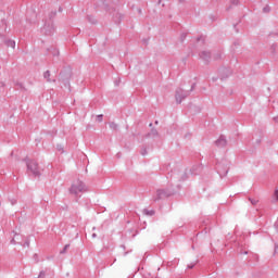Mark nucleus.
<instances>
[{"label": "nucleus", "instance_id": "nucleus-10", "mask_svg": "<svg viewBox=\"0 0 278 278\" xmlns=\"http://www.w3.org/2000/svg\"><path fill=\"white\" fill-rule=\"evenodd\" d=\"M201 170H203V166L193 165L190 169L191 175H200Z\"/></svg>", "mask_w": 278, "mask_h": 278}, {"label": "nucleus", "instance_id": "nucleus-28", "mask_svg": "<svg viewBox=\"0 0 278 278\" xmlns=\"http://www.w3.org/2000/svg\"><path fill=\"white\" fill-rule=\"evenodd\" d=\"M33 258L35 260L36 264H38V262H39L38 254H34Z\"/></svg>", "mask_w": 278, "mask_h": 278}, {"label": "nucleus", "instance_id": "nucleus-21", "mask_svg": "<svg viewBox=\"0 0 278 278\" xmlns=\"http://www.w3.org/2000/svg\"><path fill=\"white\" fill-rule=\"evenodd\" d=\"M197 264H199V261H195L194 263L189 264L188 268L192 269L194 266H197Z\"/></svg>", "mask_w": 278, "mask_h": 278}, {"label": "nucleus", "instance_id": "nucleus-2", "mask_svg": "<svg viewBox=\"0 0 278 278\" xmlns=\"http://www.w3.org/2000/svg\"><path fill=\"white\" fill-rule=\"evenodd\" d=\"M195 86H197V84H192L190 90H184L182 88L176 89V92H175L176 103L178 105H180V103H182L184 99H188V97H190V93L192 92V90H194Z\"/></svg>", "mask_w": 278, "mask_h": 278}, {"label": "nucleus", "instance_id": "nucleus-23", "mask_svg": "<svg viewBox=\"0 0 278 278\" xmlns=\"http://www.w3.org/2000/svg\"><path fill=\"white\" fill-rule=\"evenodd\" d=\"M230 3H231L232 5H239L240 0H230Z\"/></svg>", "mask_w": 278, "mask_h": 278}, {"label": "nucleus", "instance_id": "nucleus-13", "mask_svg": "<svg viewBox=\"0 0 278 278\" xmlns=\"http://www.w3.org/2000/svg\"><path fill=\"white\" fill-rule=\"evenodd\" d=\"M4 43L8 46V47H11L12 49H16V41L12 40V39H7L4 40Z\"/></svg>", "mask_w": 278, "mask_h": 278}, {"label": "nucleus", "instance_id": "nucleus-19", "mask_svg": "<svg viewBox=\"0 0 278 278\" xmlns=\"http://www.w3.org/2000/svg\"><path fill=\"white\" fill-rule=\"evenodd\" d=\"M249 201H250V203H252L253 205H257V203H260V200L252 199V198H249Z\"/></svg>", "mask_w": 278, "mask_h": 278}, {"label": "nucleus", "instance_id": "nucleus-24", "mask_svg": "<svg viewBox=\"0 0 278 278\" xmlns=\"http://www.w3.org/2000/svg\"><path fill=\"white\" fill-rule=\"evenodd\" d=\"M22 247H27L29 248V239H26L24 243H21Z\"/></svg>", "mask_w": 278, "mask_h": 278}, {"label": "nucleus", "instance_id": "nucleus-39", "mask_svg": "<svg viewBox=\"0 0 278 278\" xmlns=\"http://www.w3.org/2000/svg\"><path fill=\"white\" fill-rule=\"evenodd\" d=\"M59 12H62V8L59 9Z\"/></svg>", "mask_w": 278, "mask_h": 278}, {"label": "nucleus", "instance_id": "nucleus-36", "mask_svg": "<svg viewBox=\"0 0 278 278\" xmlns=\"http://www.w3.org/2000/svg\"><path fill=\"white\" fill-rule=\"evenodd\" d=\"M92 238H97V233H92Z\"/></svg>", "mask_w": 278, "mask_h": 278}, {"label": "nucleus", "instance_id": "nucleus-18", "mask_svg": "<svg viewBox=\"0 0 278 278\" xmlns=\"http://www.w3.org/2000/svg\"><path fill=\"white\" fill-rule=\"evenodd\" d=\"M68 249H71V244L67 243L64 245L63 250L60 252L61 255H64V253H66L68 251Z\"/></svg>", "mask_w": 278, "mask_h": 278}, {"label": "nucleus", "instance_id": "nucleus-35", "mask_svg": "<svg viewBox=\"0 0 278 278\" xmlns=\"http://www.w3.org/2000/svg\"><path fill=\"white\" fill-rule=\"evenodd\" d=\"M11 204H12V205H16V200H12V201H11Z\"/></svg>", "mask_w": 278, "mask_h": 278}, {"label": "nucleus", "instance_id": "nucleus-37", "mask_svg": "<svg viewBox=\"0 0 278 278\" xmlns=\"http://www.w3.org/2000/svg\"><path fill=\"white\" fill-rule=\"evenodd\" d=\"M243 254H244V255H248V254H249V252H247V251H245V252H243Z\"/></svg>", "mask_w": 278, "mask_h": 278}, {"label": "nucleus", "instance_id": "nucleus-17", "mask_svg": "<svg viewBox=\"0 0 278 278\" xmlns=\"http://www.w3.org/2000/svg\"><path fill=\"white\" fill-rule=\"evenodd\" d=\"M87 21L91 23V25H97V18H94L92 15H88Z\"/></svg>", "mask_w": 278, "mask_h": 278}, {"label": "nucleus", "instance_id": "nucleus-12", "mask_svg": "<svg viewBox=\"0 0 278 278\" xmlns=\"http://www.w3.org/2000/svg\"><path fill=\"white\" fill-rule=\"evenodd\" d=\"M219 73H220V79L222 80L227 79V77H229V70L228 68H222L219 71Z\"/></svg>", "mask_w": 278, "mask_h": 278}, {"label": "nucleus", "instance_id": "nucleus-30", "mask_svg": "<svg viewBox=\"0 0 278 278\" xmlns=\"http://www.w3.org/2000/svg\"><path fill=\"white\" fill-rule=\"evenodd\" d=\"M115 86H121V78L114 81Z\"/></svg>", "mask_w": 278, "mask_h": 278}, {"label": "nucleus", "instance_id": "nucleus-16", "mask_svg": "<svg viewBox=\"0 0 278 278\" xmlns=\"http://www.w3.org/2000/svg\"><path fill=\"white\" fill-rule=\"evenodd\" d=\"M109 127L110 129H112L113 131H118V124L114 123V122H110L109 123Z\"/></svg>", "mask_w": 278, "mask_h": 278}, {"label": "nucleus", "instance_id": "nucleus-26", "mask_svg": "<svg viewBox=\"0 0 278 278\" xmlns=\"http://www.w3.org/2000/svg\"><path fill=\"white\" fill-rule=\"evenodd\" d=\"M187 36H188V35H187L186 33L181 34V36H180L181 42H184V39L187 38Z\"/></svg>", "mask_w": 278, "mask_h": 278}, {"label": "nucleus", "instance_id": "nucleus-29", "mask_svg": "<svg viewBox=\"0 0 278 278\" xmlns=\"http://www.w3.org/2000/svg\"><path fill=\"white\" fill-rule=\"evenodd\" d=\"M10 242H11V244H21V242L17 243L16 239H14V238Z\"/></svg>", "mask_w": 278, "mask_h": 278}, {"label": "nucleus", "instance_id": "nucleus-7", "mask_svg": "<svg viewBox=\"0 0 278 278\" xmlns=\"http://www.w3.org/2000/svg\"><path fill=\"white\" fill-rule=\"evenodd\" d=\"M217 173L219 177H227V173H229V167L225 166L223 163L217 164Z\"/></svg>", "mask_w": 278, "mask_h": 278}, {"label": "nucleus", "instance_id": "nucleus-11", "mask_svg": "<svg viewBox=\"0 0 278 278\" xmlns=\"http://www.w3.org/2000/svg\"><path fill=\"white\" fill-rule=\"evenodd\" d=\"M159 136L157 129L152 128L150 132L146 134L143 138H155Z\"/></svg>", "mask_w": 278, "mask_h": 278}, {"label": "nucleus", "instance_id": "nucleus-3", "mask_svg": "<svg viewBox=\"0 0 278 278\" xmlns=\"http://www.w3.org/2000/svg\"><path fill=\"white\" fill-rule=\"evenodd\" d=\"M80 192H88V187L81 180H76L70 188V194L77 197Z\"/></svg>", "mask_w": 278, "mask_h": 278}, {"label": "nucleus", "instance_id": "nucleus-25", "mask_svg": "<svg viewBox=\"0 0 278 278\" xmlns=\"http://www.w3.org/2000/svg\"><path fill=\"white\" fill-rule=\"evenodd\" d=\"M220 58H223V54L220 53H217L214 55V60H220Z\"/></svg>", "mask_w": 278, "mask_h": 278}, {"label": "nucleus", "instance_id": "nucleus-14", "mask_svg": "<svg viewBox=\"0 0 278 278\" xmlns=\"http://www.w3.org/2000/svg\"><path fill=\"white\" fill-rule=\"evenodd\" d=\"M142 213L144 214V216H155L154 210L143 208Z\"/></svg>", "mask_w": 278, "mask_h": 278}, {"label": "nucleus", "instance_id": "nucleus-15", "mask_svg": "<svg viewBox=\"0 0 278 278\" xmlns=\"http://www.w3.org/2000/svg\"><path fill=\"white\" fill-rule=\"evenodd\" d=\"M43 77L47 79V81H49V83H51V81H53V83H55V79H51V72L50 71H46L45 73H43Z\"/></svg>", "mask_w": 278, "mask_h": 278}, {"label": "nucleus", "instance_id": "nucleus-5", "mask_svg": "<svg viewBox=\"0 0 278 278\" xmlns=\"http://www.w3.org/2000/svg\"><path fill=\"white\" fill-rule=\"evenodd\" d=\"M71 77H73V72L71 68H65L60 73V81H62L64 86H71V83H68L71 81Z\"/></svg>", "mask_w": 278, "mask_h": 278}, {"label": "nucleus", "instance_id": "nucleus-6", "mask_svg": "<svg viewBox=\"0 0 278 278\" xmlns=\"http://www.w3.org/2000/svg\"><path fill=\"white\" fill-rule=\"evenodd\" d=\"M42 31L46 34V36H52V34L55 33V26H53V22L46 23Z\"/></svg>", "mask_w": 278, "mask_h": 278}, {"label": "nucleus", "instance_id": "nucleus-33", "mask_svg": "<svg viewBox=\"0 0 278 278\" xmlns=\"http://www.w3.org/2000/svg\"><path fill=\"white\" fill-rule=\"evenodd\" d=\"M277 250H278V244L276 243V244H275V251H274V253H277Z\"/></svg>", "mask_w": 278, "mask_h": 278}, {"label": "nucleus", "instance_id": "nucleus-4", "mask_svg": "<svg viewBox=\"0 0 278 278\" xmlns=\"http://www.w3.org/2000/svg\"><path fill=\"white\" fill-rule=\"evenodd\" d=\"M168 197H173V191H170L169 189H157L156 193L152 197V201H154V203H157V201L168 199Z\"/></svg>", "mask_w": 278, "mask_h": 278}, {"label": "nucleus", "instance_id": "nucleus-32", "mask_svg": "<svg viewBox=\"0 0 278 278\" xmlns=\"http://www.w3.org/2000/svg\"><path fill=\"white\" fill-rule=\"evenodd\" d=\"M276 201H278V190L275 191Z\"/></svg>", "mask_w": 278, "mask_h": 278}, {"label": "nucleus", "instance_id": "nucleus-38", "mask_svg": "<svg viewBox=\"0 0 278 278\" xmlns=\"http://www.w3.org/2000/svg\"><path fill=\"white\" fill-rule=\"evenodd\" d=\"M1 86H2V88H3V86H5V84L1 83Z\"/></svg>", "mask_w": 278, "mask_h": 278}, {"label": "nucleus", "instance_id": "nucleus-1", "mask_svg": "<svg viewBox=\"0 0 278 278\" xmlns=\"http://www.w3.org/2000/svg\"><path fill=\"white\" fill-rule=\"evenodd\" d=\"M24 162L26 163V168L28 175H33V177L40 178L42 175V168H40V165H38V161L33 159H24Z\"/></svg>", "mask_w": 278, "mask_h": 278}, {"label": "nucleus", "instance_id": "nucleus-31", "mask_svg": "<svg viewBox=\"0 0 278 278\" xmlns=\"http://www.w3.org/2000/svg\"><path fill=\"white\" fill-rule=\"evenodd\" d=\"M186 179H187L186 174H184L180 181H186Z\"/></svg>", "mask_w": 278, "mask_h": 278}, {"label": "nucleus", "instance_id": "nucleus-22", "mask_svg": "<svg viewBox=\"0 0 278 278\" xmlns=\"http://www.w3.org/2000/svg\"><path fill=\"white\" fill-rule=\"evenodd\" d=\"M263 12L265 14H268V12H270V7L266 5L264 9H263Z\"/></svg>", "mask_w": 278, "mask_h": 278}, {"label": "nucleus", "instance_id": "nucleus-9", "mask_svg": "<svg viewBox=\"0 0 278 278\" xmlns=\"http://www.w3.org/2000/svg\"><path fill=\"white\" fill-rule=\"evenodd\" d=\"M215 144L219 149H223L224 147H227V138L225 137V135H220L219 138L215 141Z\"/></svg>", "mask_w": 278, "mask_h": 278}, {"label": "nucleus", "instance_id": "nucleus-20", "mask_svg": "<svg viewBox=\"0 0 278 278\" xmlns=\"http://www.w3.org/2000/svg\"><path fill=\"white\" fill-rule=\"evenodd\" d=\"M98 123H103V114L97 116Z\"/></svg>", "mask_w": 278, "mask_h": 278}, {"label": "nucleus", "instance_id": "nucleus-34", "mask_svg": "<svg viewBox=\"0 0 278 278\" xmlns=\"http://www.w3.org/2000/svg\"><path fill=\"white\" fill-rule=\"evenodd\" d=\"M58 151H63L62 146H58Z\"/></svg>", "mask_w": 278, "mask_h": 278}, {"label": "nucleus", "instance_id": "nucleus-8", "mask_svg": "<svg viewBox=\"0 0 278 278\" xmlns=\"http://www.w3.org/2000/svg\"><path fill=\"white\" fill-rule=\"evenodd\" d=\"M199 55H200V60H203V62H205L206 64H210V60H212V52L204 50V51H201Z\"/></svg>", "mask_w": 278, "mask_h": 278}, {"label": "nucleus", "instance_id": "nucleus-27", "mask_svg": "<svg viewBox=\"0 0 278 278\" xmlns=\"http://www.w3.org/2000/svg\"><path fill=\"white\" fill-rule=\"evenodd\" d=\"M147 153H148V152H147V148H142V149H141V155H147Z\"/></svg>", "mask_w": 278, "mask_h": 278}]
</instances>
